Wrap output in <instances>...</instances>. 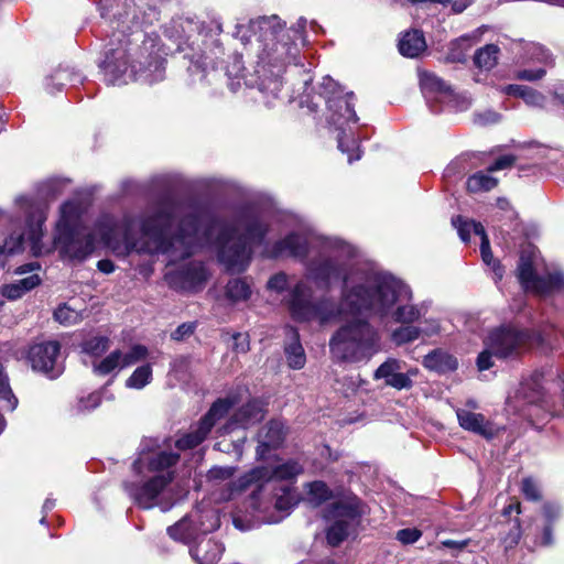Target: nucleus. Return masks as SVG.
I'll return each instance as SVG.
<instances>
[{"label":"nucleus","mask_w":564,"mask_h":564,"mask_svg":"<svg viewBox=\"0 0 564 564\" xmlns=\"http://www.w3.org/2000/svg\"><path fill=\"white\" fill-rule=\"evenodd\" d=\"M40 283L41 278L39 274L33 273L13 283L4 284L0 292L3 297L14 301L22 297L26 292L36 288Z\"/></svg>","instance_id":"obj_22"},{"label":"nucleus","mask_w":564,"mask_h":564,"mask_svg":"<svg viewBox=\"0 0 564 564\" xmlns=\"http://www.w3.org/2000/svg\"><path fill=\"white\" fill-rule=\"evenodd\" d=\"M541 379L542 375L536 372L529 380L521 383L520 393L528 402L535 403L541 400L543 394Z\"/></svg>","instance_id":"obj_35"},{"label":"nucleus","mask_w":564,"mask_h":564,"mask_svg":"<svg viewBox=\"0 0 564 564\" xmlns=\"http://www.w3.org/2000/svg\"><path fill=\"white\" fill-rule=\"evenodd\" d=\"M379 339L377 329L367 319L354 318L333 334L329 350L339 361H367L379 350Z\"/></svg>","instance_id":"obj_9"},{"label":"nucleus","mask_w":564,"mask_h":564,"mask_svg":"<svg viewBox=\"0 0 564 564\" xmlns=\"http://www.w3.org/2000/svg\"><path fill=\"white\" fill-rule=\"evenodd\" d=\"M231 35L240 41L250 58H256L254 74L243 77V84L257 86L263 102L273 106L282 88L281 73L295 59L296 45L290 42L288 31L276 15L238 19Z\"/></svg>","instance_id":"obj_3"},{"label":"nucleus","mask_w":564,"mask_h":564,"mask_svg":"<svg viewBox=\"0 0 564 564\" xmlns=\"http://www.w3.org/2000/svg\"><path fill=\"white\" fill-rule=\"evenodd\" d=\"M311 249L318 256L306 263L305 279L288 293L285 303L299 322L317 321L321 325L346 317L391 315L402 326L391 337L397 345L416 339L420 328L412 323L419 311L409 303V288L388 272L359 260L351 243L317 234L305 225L279 240L269 257L290 256L304 259Z\"/></svg>","instance_id":"obj_2"},{"label":"nucleus","mask_w":564,"mask_h":564,"mask_svg":"<svg viewBox=\"0 0 564 564\" xmlns=\"http://www.w3.org/2000/svg\"><path fill=\"white\" fill-rule=\"evenodd\" d=\"M268 289L278 293L285 290L288 286V276L285 273H276L270 278L267 284Z\"/></svg>","instance_id":"obj_53"},{"label":"nucleus","mask_w":564,"mask_h":564,"mask_svg":"<svg viewBox=\"0 0 564 564\" xmlns=\"http://www.w3.org/2000/svg\"><path fill=\"white\" fill-rule=\"evenodd\" d=\"M518 278L525 291H531L540 296H547L564 288V274L560 271L539 276L534 273L532 261L521 254L518 265Z\"/></svg>","instance_id":"obj_13"},{"label":"nucleus","mask_w":564,"mask_h":564,"mask_svg":"<svg viewBox=\"0 0 564 564\" xmlns=\"http://www.w3.org/2000/svg\"><path fill=\"white\" fill-rule=\"evenodd\" d=\"M177 26L182 30L178 35V50L186 52L192 65L188 70L193 76V83L210 82L219 74L216 69L218 62L224 56V47L219 40L223 25L218 19L197 21L194 19H182Z\"/></svg>","instance_id":"obj_7"},{"label":"nucleus","mask_w":564,"mask_h":564,"mask_svg":"<svg viewBox=\"0 0 564 564\" xmlns=\"http://www.w3.org/2000/svg\"><path fill=\"white\" fill-rule=\"evenodd\" d=\"M290 333L292 340L284 348L288 365L292 369H302L305 366L306 356L300 343L297 332L295 329H290Z\"/></svg>","instance_id":"obj_26"},{"label":"nucleus","mask_w":564,"mask_h":564,"mask_svg":"<svg viewBox=\"0 0 564 564\" xmlns=\"http://www.w3.org/2000/svg\"><path fill=\"white\" fill-rule=\"evenodd\" d=\"M517 511V513H520L521 510H520V503L517 502L514 505H509L508 507L505 508V514H510L512 511Z\"/></svg>","instance_id":"obj_64"},{"label":"nucleus","mask_w":564,"mask_h":564,"mask_svg":"<svg viewBox=\"0 0 564 564\" xmlns=\"http://www.w3.org/2000/svg\"><path fill=\"white\" fill-rule=\"evenodd\" d=\"M338 148L343 153L348 154V162L352 163L360 159L359 144L355 139L346 140L344 135L338 137Z\"/></svg>","instance_id":"obj_45"},{"label":"nucleus","mask_w":564,"mask_h":564,"mask_svg":"<svg viewBox=\"0 0 564 564\" xmlns=\"http://www.w3.org/2000/svg\"><path fill=\"white\" fill-rule=\"evenodd\" d=\"M517 158L512 154H505L498 158L487 170L489 173L508 170L513 166Z\"/></svg>","instance_id":"obj_50"},{"label":"nucleus","mask_w":564,"mask_h":564,"mask_svg":"<svg viewBox=\"0 0 564 564\" xmlns=\"http://www.w3.org/2000/svg\"><path fill=\"white\" fill-rule=\"evenodd\" d=\"M499 47L495 44H487L479 48L474 56L475 65L480 69L489 70L498 62Z\"/></svg>","instance_id":"obj_29"},{"label":"nucleus","mask_w":564,"mask_h":564,"mask_svg":"<svg viewBox=\"0 0 564 564\" xmlns=\"http://www.w3.org/2000/svg\"><path fill=\"white\" fill-rule=\"evenodd\" d=\"M479 31L471 34H465L453 41L449 45L447 59L453 63H463L466 61L467 52L478 41L480 36Z\"/></svg>","instance_id":"obj_23"},{"label":"nucleus","mask_w":564,"mask_h":564,"mask_svg":"<svg viewBox=\"0 0 564 564\" xmlns=\"http://www.w3.org/2000/svg\"><path fill=\"white\" fill-rule=\"evenodd\" d=\"M263 416L264 411L262 403L258 400H252L239 409L230 422L224 427V433H229L236 427L246 429L251 426L261 421Z\"/></svg>","instance_id":"obj_20"},{"label":"nucleus","mask_w":564,"mask_h":564,"mask_svg":"<svg viewBox=\"0 0 564 564\" xmlns=\"http://www.w3.org/2000/svg\"><path fill=\"white\" fill-rule=\"evenodd\" d=\"M306 23H307L306 19L300 18L297 20V22L292 26L291 30L294 32L296 39L302 37V34L306 28Z\"/></svg>","instance_id":"obj_62"},{"label":"nucleus","mask_w":564,"mask_h":564,"mask_svg":"<svg viewBox=\"0 0 564 564\" xmlns=\"http://www.w3.org/2000/svg\"><path fill=\"white\" fill-rule=\"evenodd\" d=\"M284 425L282 422H269L259 433V454L263 455V448L279 446L284 441Z\"/></svg>","instance_id":"obj_21"},{"label":"nucleus","mask_w":564,"mask_h":564,"mask_svg":"<svg viewBox=\"0 0 564 564\" xmlns=\"http://www.w3.org/2000/svg\"><path fill=\"white\" fill-rule=\"evenodd\" d=\"M106 52L101 64L105 79L110 85L128 84L130 80L155 83L163 79L164 59L156 37L121 40Z\"/></svg>","instance_id":"obj_5"},{"label":"nucleus","mask_w":564,"mask_h":564,"mask_svg":"<svg viewBox=\"0 0 564 564\" xmlns=\"http://www.w3.org/2000/svg\"><path fill=\"white\" fill-rule=\"evenodd\" d=\"M218 527L219 518L213 510H196L169 527L167 533L175 541L192 544L189 553L198 564H216L224 552V546L206 534Z\"/></svg>","instance_id":"obj_8"},{"label":"nucleus","mask_w":564,"mask_h":564,"mask_svg":"<svg viewBox=\"0 0 564 564\" xmlns=\"http://www.w3.org/2000/svg\"><path fill=\"white\" fill-rule=\"evenodd\" d=\"M54 318L64 326L75 325L83 319L79 311L67 304L59 305L54 312Z\"/></svg>","instance_id":"obj_41"},{"label":"nucleus","mask_w":564,"mask_h":564,"mask_svg":"<svg viewBox=\"0 0 564 564\" xmlns=\"http://www.w3.org/2000/svg\"><path fill=\"white\" fill-rule=\"evenodd\" d=\"M18 405V399L13 394L4 368L0 362V410L13 411Z\"/></svg>","instance_id":"obj_30"},{"label":"nucleus","mask_w":564,"mask_h":564,"mask_svg":"<svg viewBox=\"0 0 564 564\" xmlns=\"http://www.w3.org/2000/svg\"><path fill=\"white\" fill-rule=\"evenodd\" d=\"M441 330V325L437 319H425V337L426 336H433L438 334Z\"/></svg>","instance_id":"obj_57"},{"label":"nucleus","mask_w":564,"mask_h":564,"mask_svg":"<svg viewBox=\"0 0 564 564\" xmlns=\"http://www.w3.org/2000/svg\"><path fill=\"white\" fill-rule=\"evenodd\" d=\"M498 184V180L491 175L489 172H477L468 177L467 180V188L470 192H488L495 188Z\"/></svg>","instance_id":"obj_32"},{"label":"nucleus","mask_w":564,"mask_h":564,"mask_svg":"<svg viewBox=\"0 0 564 564\" xmlns=\"http://www.w3.org/2000/svg\"><path fill=\"white\" fill-rule=\"evenodd\" d=\"M533 334L527 329L511 326L497 327L484 339V350L479 352L476 365L479 371L494 367V358L513 360L529 350Z\"/></svg>","instance_id":"obj_10"},{"label":"nucleus","mask_w":564,"mask_h":564,"mask_svg":"<svg viewBox=\"0 0 564 564\" xmlns=\"http://www.w3.org/2000/svg\"><path fill=\"white\" fill-rule=\"evenodd\" d=\"M425 101L430 98L431 95L437 94L441 95L442 98H445L449 95V87L438 77L433 74L425 72Z\"/></svg>","instance_id":"obj_40"},{"label":"nucleus","mask_w":564,"mask_h":564,"mask_svg":"<svg viewBox=\"0 0 564 564\" xmlns=\"http://www.w3.org/2000/svg\"><path fill=\"white\" fill-rule=\"evenodd\" d=\"M422 51L423 33L417 29L405 32L399 41V52L405 57H417Z\"/></svg>","instance_id":"obj_25"},{"label":"nucleus","mask_w":564,"mask_h":564,"mask_svg":"<svg viewBox=\"0 0 564 564\" xmlns=\"http://www.w3.org/2000/svg\"><path fill=\"white\" fill-rule=\"evenodd\" d=\"M453 226L457 229L458 236L464 242H468L470 239L471 231L479 236L480 239L486 234L484 226L480 223L464 218L462 216L454 217L452 219Z\"/></svg>","instance_id":"obj_27"},{"label":"nucleus","mask_w":564,"mask_h":564,"mask_svg":"<svg viewBox=\"0 0 564 564\" xmlns=\"http://www.w3.org/2000/svg\"><path fill=\"white\" fill-rule=\"evenodd\" d=\"M178 458V454L170 451L142 448L132 466L138 479L124 485L128 495L143 509L155 506L163 511L170 509L171 503L163 505L161 498L174 478L173 468Z\"/></svg>","instance_id":"obj_6"},{"label":"nucleus","mask_w":564,"mask_h":564,"mask_svg":"<svg viewBox=\"0 0 564 564\" xmlns=\"http://www.w3.org/2000/svg\"><path fill=\"white\" fill-rule=\"evenodd\" d=\"M121 350L111 351L99 362L93 365L94 372L99 376H107L115 370L122 369Z\"/></svg>","instance_id":"obj_34"},{"label":"nucleus","mask_w":564,"mask_h":564,"mask_svg":"<svg viewBox=\"0 0 564 564\" xmlns=\"http://www.w3.org/2000/svg\"><path fill=\"white\" fill-rule=\"evenodd\" d=\"M107 394V387H104L99 391L91 392L86 397L78 398L73 410L76 414L88 413L98 408L102 401V398Z\"/></svg>","instance_id":"obj_33"},{"label":"nucleus","mask_w":564,"mask_h":564,"mask_svg":"<svg viewBox=\"0 0 564 564\" xmlns=\"http://www.w3.org/2000/svg\"><path fill=\"white\" fill-rule=\"evenodd\" d=\"M468 545V540L456 541V540H444L441 542V546L447 547L452 551L453 556H457Z\"/></svg>","instance_id":"obj_55"},{"label":"nucleus","mask_w":564,"mask_h":564,"mask_svg":"<svg viewBox=\"0 0 564 564\" xmlns=\"http://www.w3.org/2000/svg\"><path fill=\"white\" fill-rule=\"evenodd\" d=\"M235 345L238 351L246 352L249 349V341L247 339V336L243 335L235 336Z\"/></svg>","instance_id":"obj_60"},{"label":"nucleus","mask_w":564,"mask_h":564,"mask_svg":"<svg viewBox=\"0 0 564 564\" xmlns=\"http://www.w3.org/2000/svg\"><path fill=\"white\" fill-rule=\"evenodd\" d=\"M422 533L419 529L414 528H406L401 529L397 532V540L400 541L402 544H413L421 538Z\"/></svg>","instance_id":"obj_48"},{"label":"nucleus","mask_w":564,"mask_h":564,"mask_svg":"<svg viewBox=\"0 0 564 564\" xmlns=\"http://www.w3.org/2000/svg\"><path fill=\"white\" fill-rule=\"evenodd\" d=\"M361 514V505L356 497L334 502L326 511L325 518L330 521L326 532L328 544L337 546L349 534L352 523Z\"/></svg>","instance_id":"obj_11"},{"label":"nucleus","mask_w":564,"mask_h":564,"mask_svg":"<svg viewBox=\"0 0 564 564\" xmlns=\"http://www.w3.org/2000/svg\"><path fill=\"white\" fill-rule=\"evenodd\" d=\"M543 516L546 520V524H552L555 520L561 517L562 509L557 503L546 502L543 505Z\"/></svg>","instance_id":"obj_52"},{"label":"nucleus","mask_w":564,"mask_h":564,"mask_svg":"<svg viewBox=\"0 0 564 564\" xmlns=\"http://www.w3.org/2000/svg\"><path fill=\"white\" fill-rule=\"evenodd\" d=\"M234 69H235V72L227 69L225 73V76H227V78L229 80V83H228L229 88L231 89V91L235 93L238 89H240V87H241L240 72L242 70V66H241L240 61H237L235 63Z\"/></svg>","instance_id":"obj_49"},{"label":"nucleus","mask_w":564,"mask_h":564,"mask_svg":"<svg viewBox=\"0 0 564 564\" xmlns=\"http://www.w3.org/2000/svg\"><path fill=\"white\" fill-rule=\"evenodd\" d=\"M250 295V285L242 279H232L226 285V296L231 302L247 301Z\"/></svg>","instance_id":"obj_36"},{"label":"nucleus","mask_w":564,"mask_h":564,"mask_svg":"<svg viewBox=\"0 0 564 564\" xmlns=\"http://www.w3.org/2000/svg\"><path fill=\"white\" fill-rule=\"evenodd\" d=\"M148 356V348L143 345H133L128 351H121L122 367H130L142 360Z\"/></svg>","instance_id":"obj_43"},{"label":"nucleus","mask_w":564,"mask_h":564,"mask_svg":"<svg viewBox=\"0 0 564 564\" xmlns=\"http://www.w3.org/2000/svg\"><path fill=\"white\" fill-rule=\"evenodd\" d=\"M403 362L397 359H388L375 372L376 379H383L387 386L398 390L408 389L412 386V378L419 373L417 369H410L406 372Z\"/></svg>","instance_id":"obj_18"},{"label":"nucleus","mask_w":564,"mask_h":564,"mask_svg":"<svg viewBox=\"0 0 564 564\" xmlns=\"http://www.w3.org/2000/svg\"><path fill=\"white\" fill-rule=\"evenodd\" d=\"M502 91L507 95L521 97L530 106L541 107L545 100L541 93L523 85H508L503 87Z\"/></svg>","instance_id":"obj_28"},{"label":"nucleus","mask_w":564,"mask_h":564,"mask_svg":"<svg viewBox=\"0 0 564 564\" xmlns=\"http://www.w3.org/2000/svg\"><path fill=\"white\" fill-rule=\"evenodd\" d=\"M97 268L99 271L106 274L112 273L115 271L113 262L107 259L98 261Z\"/></svg>","instance_id":"obj_61"},{"label":"nucleus","mask_w":564,"mask_h":564,"mask_svg":"<svg viewBox=\"0 0 564 564\" xmlns=\"http://www.w3.org/2000/svg\"><path fill=\"white\" fill-rule=\"evenodd\" d=\"M138 271L143 278L148 279L153 273V265L151 263L140 265Z\"/></svg>","instance_id":"obj_63"},{"label":"nucleus","mask_w":564,"mask_h":564,"mask_svg":"<svg viewBox=\"0 0 564 564\" xmlns=\"http://www.w3.org/2000/svg\"><path fill=\"white\" fill-rule=\"evenodd\" d=\"M546 74L544 68L522 69L517 73V78L521 80L534 82L541 79Z\"/></svg>","instance_id":"obj_54"},{"label":"nucleus","mask_w":564,"mask_h":564,"mask_svg":"<svg viewBox=\"0 0 564 564\" xmlns=\"http://www.w3.org/2000/svg\"><path fill=\"white\" fill-rule=\"evenodd\" d=\"M109 343L108 337L96 336L83 344V350L90 356L99 357L108 350Z\"/></svg>","instance_id":"obj_42"},{"label":"nucleus","mask_w":564,"mask_h":564,"mask_svg":"<svg viewBox=\"0 0 564 564\" xmlns=\"http://www.w3.org/2000/svg\"><path fill=\"white\" fill-rule=\"evenodd\" d=\"M194 332V324H182L173 333L172 338L174 340H182L189 336Z\"/></svg>","instance_id":"obj_56"},{"label":"nucleus","mask_w":564,"mask_h":564,"mask_svg":"<svg viewBox=\"0 0 564 564\" xmlns=\"http://www.w3.org/2000/svg\"><path fill=\"white\" fill-rule=\"evenodd\" d=\"M480 240L481 258L487 265L491 267L495 274V280L496 282H498L503 276V269L500 265L499 261L494 259L492 252L490 250V242L488 236L484 235V237Z\"/></svg>","instance_id":"obj_38"},{"label":"nucleus","mask_w":564,"mask_h":564,"mask_svg":"<svg viewBox=\"0 0 564 564\" xmlns=\"http://www.w3.org/2000/svg\"><path fill=\"white\" fill-rule=\"evenodd\" d=\"M554 542L552 524H545L543 528L541 544L544 546L552 545Z\"/></svg>","instance_id":"obj_58"},{"label":"nucleus","mask_w":564,"mask_h":564,"mask_svg":"<svg viewBox=\"0 0 564 564\" xmlns=\"http://www.w3.org/2000/svg\"><path fill=\"white\" fill-rule=\"evenodd\" d=\"M83 213L78 200L65 202L59 208L54 246L64 259L86 260L98 237L116 256L162 253L170 262L213 247L227 270L241 272L251 260L252 248L262 245L268 232L267 214L256 208H247L226 223L200 206L164 204L141 218L124 215L117 220L102 215L91 230L83 226Z\"/></svg>","instance_id":"obj_1"},{"label":"nucleus","mask_w":564,"mask_h":564,"mask_svg":"<svg viewBox=\"0 0 564 564\" xmlns=\"http://www.w3.org/2000/svg\"><path fill=\"white\" fill-rule=\"evenodd\" d=\"M434 3L441 4L443 10L448 14L460 13L468 7V2L466 0H425V10H430V6Z\"/></svg>","instance_id":"obj_44"},{"label":"nucleus","mask_w":564,"mask_h":564,"mask_svg":"<svg viewBox=\"0 0 564 564\" xmlns=\"http://www.w3.org/2000/svg\"><path fill=\"white\" fill-rule=\"evenodd\" d=\"M303 466L295 459H289L278 466L257 467L245 474L231 484L230 492L224 497L228 500L234 490H245L254 487L250 496V506L260 513L256 520L245 521L238 513L234 514L232 523L240 531L252 529L259 522H280L296 505V498L292 489L280 484L281 480H290L302 474Z\"/></svg>","instance_id":"obj_4"},{"label":"nucleus","mask_w":564,"mask_h":564,"mask_svg":"<svg viewBox=\"0 0 564 564\" xmlns=\"http://www.w3.org/2000/svg\"><path fill=\"white\" fill-rule=\"evenodd\" d=\"M235 474L232 467H213L207 473L208 480H227Z\"/></svg>","instance_id":"obj_51"},{"label":"nucleus","mask_w":564,"mask_h":564,"mask_svg":"<svg viewBox=\"0 0 564 564\" xmlns=\"http://www.w3.org/2000/svg\"><path fill=\"white\" fill-rule=\"evenodd\" d=\"M61 345L56 340L41 341L30 346L28 360L34 371L41 372L54 379L64 371L59 360Z\"/></svg>","instance_id":"obj_15"},{"label":"nucleus","mask_w":564,"mask_h":564,"mask_svg":"<svg viewBox=\"0 0 564 564\" xmlns=\"http://www.w3.org/2000/svg\"><path fill=\"white\" fill-rule=\"evenodd\" d=\"M40 269H41L40 263L31 262V263H25L23 265L18 267L15 269L14 273L19 274V275H22V274H25V273H29V272L39 271Z\"/></svg>","instance_id":"obj_59"},{"label":"nucleus","mask_w":564,"mask_h":564,"mask_svg":"<svg viewBox=\"0 0 564 564\" xmlns=\"http://www.w3.org/2000/svg\"><path fill=\"white\" fill-rule=\"evenodd\" d=\"M500 120V113L490 109L474 115V122L481 127L498 123Z\"/></svg>","instance_id":"obj_46"},{"label":"nucleus","mask_w":564,"mask_h":564,"mask_svg":"<svg viewBox=\"0 0 564 564\" xmlns=\"http://www.w3.org/2000/svg\"><path fill=\"white\" fill-rule=\"evenodd\" d=\"M152 367L149 364L142 365L134 369L131 376L126 380L128 389L141 390L152 381Z\"/></svg>","instance_id":"obj_31"},{"label":"nucleus","mask_w":564,"mask_h":564,"mask_svg":"<svg viewBox=\"0 0 564 564\" xmlns=\"http://www.w3.org/2000/svg\"><path fill=\"white\" fill-rule=\"evenodd\" d=\"M521 490L528 500L538 501L541 499L539 485L532 478L523 479Z\"/></svg>","instance_id":"obj_47"},{"label":"nucleus","mask_w":564,"mask_h":564,"mask_svg":"<svg viewBox=\"0 0 564 564\" xmlns=\"http://www.w3.org/2000/svg\"><path fill=\"white\" fill-rule=\"evenodd\" d=\"M231 406L232 401L229 399L217 400L202 417L198 425L176 441V447L178 449H189L199 445L207 437L216 422L228 413Z\"/></svg>","instance_id":"obj_16"},{"label":"nucleus","mask_w":564,"mask_h":564,"mask_svg":"<svg viewBox=\"0 0 564 564\" xmlns=\"http://www.w3.org/2000/svg\"><path fill=\"white\" fill-rule=\"evenodd\" d=\"M207 279L205 267L199 262H189L177 271H169L165 281L176 290L193 291L203 285Z\"/></svg>","instance_id":"obj_17"},{"label":"nucleus","mask_w":564,"mask_h":564,"mask_svg":"<svg viewBox=\"0 0 564 564\" xmlns=\"http://www.w3.org/2000/svg\"><path fill=\"white\" fill-rule=\"evenodd\" d=\"M456 367V358L441 349H436L425 355V368H429L430 370L438 373H445L455 370Z\"/></svg>","instance_id":"obj_24"},{"label":"nucleus","mask_w":564,"mask_h":564,"mask_svg":"<svg viewBox=\"0 0 564 564\" xmlns=\"http://www.w3.org/2000/svg\"><path fill=\"white\" fill-rule=\"evenodd\" d=\"M456 415L459 426L466 431L478 434L485 438H492L495 430L492 424L480 413H475L468 409H457Z\"/></svg>","instance_id":"obj_19"},{"label":"nucleus","mask_w":564,"mask_h":564,"mask_svg":"<svg viewBox=\"0 0 564 564\" xmlns=\"http://www.w3.org/2000/svg\"><path fill=\"white\" fill-rule=\"evenodd\" d=\"M306 488L307 499L314 506H319L332 498V490L321 480L307 484Z\"/></svg>","instance_id":"obj_37"},{"label":"nucleus","mask_w":564,"mask_h":564,"mask_svg":"<svg viewBox=\"0 0 564 564\" xmlns=\"http://www.w3.org/2000/svg\"><path fill=\"white\" fill-rule=\"evenodd\" d=\"M23 242V234H11L0 242V267H4V257L20 251Z\"/></svg>","instance_id":"obj_39"},{"label":"nucleus","mask_w":564,"mask_h":564,"mask_svg":"<svg viewBox=\"0 0 564 564\" xmlns=\"http://www.w3.org/2000/svg\"><path fill=\"white\" fill-rule=\"evenodd\" d=\"M15 205L20 212L26 215V234L32 253L36 257L50 253L53 247H45L41 242L43 237V224L46 220L45 210L32 199L24 196L17 197Z\"/></svg>","instance_id":"obj_14"},{"label":"nucleus","mask_w":564,"mask_h":564,"mask_svg":"<svg viewBox=\"0 0 564 564\" xmlns=\"http://www.w3.org/2000/svg\"><path fill=\"white\" fill-rule=\"evenodd\" d=\"M321 95L325 98L329 112L328 121L341 129L346 122H357L354 110V94L344 89L332 77L325 76L321 83Z\"/></svg>","instance_id":"obj_12"}]
</instances>
